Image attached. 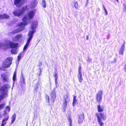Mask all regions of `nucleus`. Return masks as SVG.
Segmentation results:
<instances>
[{
  "label": "nucleus",
  "mask_w": 126,
  "mask_h": 126,
  "mask_svg": "<svg viewBox=\"0 0 126 126\" xmlns=\"http://www.w3.org/2000/svg\"><path fill=\"white\" fill-rule=\"evenodd\" d=\"M38 25V23L37 21H33L32 22L31 26V31H29L28 34V37L27 41L23 48V50L24 51L26 50L28 47L29 43L32 38L33 34L35 31V29L37 27Z\"/></svg>",
  "instance_id": "obj_1"
},
{
  "label": "nucleus",
  "mask_w": 126,
  "mask_h": 126,
  "mask_svg": "<svg viewBox=\"0 0 126 126\" xmlns=\"http://www.w3.org/2000/svg\"><path fill=\"white\" fill-rule=\"evenodd\" d=\"M28 24V22L21 23L18 25V26L19 27L18 29L15 30L11 33L14 35L21 31L24 29L25 26L27 25Z\"/></svg>",
  "instance_id": "obj_2"
},
{
  "label": "nucleus",
  "mask_w": 126,
  "mask_h": 126,
  "mask_svg": "<svg viewBox=\"0 0 126 126\" xmlns=\"http://www.w3.org/2000/svg\"><path fill=\"white\" fill-rule=\"evenodd\" d=\"M96 116L97 118V121L100 126H103L104 125V123L100 118L101 117L102 119L103 120H105L106 119L107 116L106 115H105L100 113L99 114L97 113L96 114Z\"/></svg>",
  "instance_id": "obj_3"
},
{
  "label": "nucleus",
  "mask_w": 126,
  "mask_h": 126,
  "mask_svg": "<svg viewBox=\"0 0 126 126\" xmlns=\"http://www.w3.org/2000/svg\"><path fill=\"white\" fill-rule=\"evenodd\" d=\"M36 10H34L30 11L27 15L25 16L22 18L24 22L27 21L32 18L34 16L36 12Z\"/></svg>",
  "instance_id": "obj_4"
},
{
  "label": "nucleus",
  "mask_w": 126,
  "mask_h": 126,
  "mask_svg": "<svg viewBox=\"0 0 126 126\" xmlns=\"http://www.w3.org/2000/svg\"><path fill=\"white\" fill-rule=\"evenodd\" d=\"M27 6L24 7L22 9L15 10L13 12V15L16 16H19L22 15L26 10Z\"/></svg>",
  "instance_id": "obj_5"
},
{
  "label": "nucleus",
  "mask_w": 126,
  "mask_h": 126,
  "mask_svg": "<svg viewBox=\"0 0 126 126\" xmlns=\"http://www.w3.org/2000/svg\"><path fill=\"white\" fill-rule=\"evenodd\" d=\"M13 58L12 57H8L3 62L2 64L3 67H9L12 64Z\"/></svg>",
  "instance_id": "obj_6"
},
{
  "label": "nucleus",
  "mask_w": 126,
  "mask_h": 126,
  "mask_svg": "<svg viewBox=\"0 0 126 126\" xmlns=\"http://www.w3.org/2000/svg\"><path fill=\"white\" fill-rule=\"evenodd\" d=\"M9 44L10 47L12 48L11 50V53L14 54H16L17 52V47L18 45V44L11 42H9Z\"/></svg>",
  "instance_id": "obj_7"
},
{
  "label": "nucleus",
  "mask_w": 126,
  "mask_h": 126,
  "mask_svg": "<svg viewBox=\"0 0 126 126\" xmlns=\"http://www.w3.org/2000/svg\"><path fill=\"white\" fill-rule=\"evenodd\" d=\"M69 101L68 95L67 94L65 95L64 97L63 100V111H65L67 106V103Z\"/></svg>",
  "instance_id": "obj_8"
},
{
  "label": "nucleus",
  "mask_w": 126,
  "mask_h": 126,
  "mask_svg": "<svg viewBox=\"0 0 126 126\" xmlns=\"http://www.w3.org/2000/svg\"><path fill=\"white\" fill-rule=\"evenodd\" d=\"M24 2V0H15L14 4L17 7H18L23 4Z\"/></svg>",
  "instance_id": "obj_9"
},
{
  "label": "nucleus",
  "mask_w": 126,
  "mask_h": 126,
  "mask_svg": "<svg viewBox=\"0 0 126 126\" xmlns=\"http://www.w3.org/2000/svg\"><path fill=\"white\" fill-rule=\"evenodd\" d=\"M102 91L100 90L98 92L96 97V99L97 101L100 102L102 99Z\"/></svg>",
  "instance_id": "obj_10"
},
{
  "label": "nucleus",
  "mask_w": 126,
  "mask_h": 126,
  "mask_svg": "<svg viewBox=\"0 0 126 126\" xmlns=\"http://www.w3.org/2000/svg\"><path fill=\"white\" fill-rule=\"evenodd\" d=\"M56 97V94L55 91L54 90H53L51 93L50 94V98L51 101L53 102L54 100L55 99Z\"/></svg>",
  "instance_id": "obj_11"
},
{
  "label": "nucleus",
  "mask_w": 126,
  "mask_h": 126,
  "mask_svg": "<svg viewBox=\"0 0 126 126\" xmlns=\"http://www.w3.org/2000/svg\"><path fill=\"white\" fill-rule=\"evenodd\" d=\"M22 36V35L21 34L17 35L13 38L12 40L14 42L18 41L21 39Z\"/></svg>",
  "instance_id": "obj_12"
},
{
  "label": "nucleus",
  "mask_w": 126,
  "mask_h": 126,
  "mask_svg": "<svg viewBox=\"0 0 126 126\" xmlns=\"http://www.w3.org/2000/svg\"><path fill=\"white\" fill-rule=\"evenodd\" d=\"M37 3V2L36 0L32 1L30 5V7L31 8V9H33L36 6Z\"/></svg>",
  "instance_id": "obj_13"
},
{
  "label": "nucleus",
  "mask_w": 126,
  "mask_h": 126,
  "mask_svg": "<svg viewBox=\"0 0 126 126\" xmlns=\"http://www.w3.org/2000/svg\"><path fill=\"white\" fill-rule=\"evenodd\" d=\"M8 47V43H1L0 44V48H5Z\"/></svg>",
  "instance_id": "obj_14"
},
{
  "label": "nucleus",
  "mask_w": 126,
  "mask_h": 126,
  "mask_svg": "<svg viewBox=\"0 0 126 126\" xmlns=\"http://www.w3.org/2000/svg\"><path fill=\"white\" fill-rule=\"evenodd\" d=\"M1 77L4 81H8L9 76L8 75H6L4 74H2L1 75Z\"/></svg>",
  "instance_id": "obj_15"
},
{
  "label": "nucleus",
  "mask_w": 126,
  "mask_h": 126,
  "mask_svg": "<svg viewBox=\"0 0 126 126\" xmlns=\"http://www.w3.org/2000/svg\"><path fill=\"white\" fill-rule=\"evenodd\" d=\"M84 114L82 113L79 115L78 118V122L79 123H81L84 120Z\"/></svg>",
  "instance_id": "obj_16"
},
{
  "label": "nucleus",
  "mask_w": 126,
  "mask_h": 126,
  "mask_svg": "<svg viewBox=\"0 0 126 126\" xmlns=\"http://www.w3.org/2000/svg\"><path fill=\"white\" fill-rule=\"evenodd\" d=\"M78 77L79 82H82L83 80V78L82 77L81 73L80 72V70L79 71V73H78Z\"/></svg>",
  "instance_id": "obj_17"
},
{
  "label": "nucleus",
  "mask_w": 126,
  "mask_h": 126,
  "mask_svg": "<svg viewBox=\"0 0 126 126\" xmlns=\"http://www.w3.org/2000/svg\"><path fill=\"white\" fill-rule=\"evenodd\" d=\"M9 16L6 14L0 15V19H7L9 18Z\"/></svg>",
  "instance_id": "obj_18"
},
{
  "label": "nucleus",
  "mask_w": 126,
  "mask_h": 126,
  "mask_svg": "<svg viewBox=\"0 0 126 126\" xmlns=\"http://www.w3.org/2000/svg\"><path fill=\"white\" fill-rule=\"evenodd\" d=\"M98 111L99 112H101L103 110L104 107L102 106H100V105H98L97 106Z\"/></svg>",
  "instance_id": "obj_19"
},
{
  "label": "nucleus",
  "mask_w": 126,
  "mask_h": 126,
  "mask_svg": "<svg viewBox=\"0 0 126 126\" xmlns=\"http://www.w3.org/2000/svg\"><path fill=\"white\" fill-rule=\"evenodd\" d=\"M124 47L123 45L120 50L119 51V53L120 54H121L122 55H123V53H124Z\"/></svg>",
  "instance_id": "obj_20"
},
{
  "label": "nucleus",
  "mask_w": 126,
  "mask_h": 126,
  "mask_svg": "<svg viewBox=\"0 0 126 126\" xmlns=\"http://www.w3.org/2000/svg\"><path fill=\"white\" fill-rule=\"evenodd\" d=\"M16 115L15 114H14L12 118V123H13L16 119Z\"/></svg>",
  "instance_id": "obj_21"
},
{
  "label": "nucleus",
  "mask_w": 126,
  "mask_h": 126,
  "mask_svg": "<svg viewBox=\"0 0 126 126\" xmlns=\"http://www.w3.org/2000/svg\"><path fill=\"white\" fill-rule=\"evenodd\" d=\"M10 110V108L9 106H7L6 107V110L4 111V114H6V111H8L9 112Z\"/></svg>",
  "instance_id": "obj_22"
},
{
  "label": "nucleus",
  "mask_w": 126,
  "mask_h": 126,
  "mask_svg": "<svg viewBox=\"0 0 126 126\" xmlns=\"http://www.w3.org/2000/svg\"><path fill=\"white\" fill-rule=\"evenodd\" d=\"M76 97L75 96H74V97L73 100V106H74L75 105L76 102H77V100L76 99Z\"/></svg>",
  "instance_id": "obj_23"
},
{
  "label": "nucleus",
  "mask_w": 126,
  "mask_h": 126,
  "mask_svg": "<svg viewBox=\"0 0 126 126\" xmlns=\"http://www.w3.org/2000/svg\"><path fill=\"white\" fill-rule=\"evenodd\" d=\"M42 6L44 8H45L46 7V2L44 0H43L42 1Z\"/></svg>",
  "instance_id": "obj_24"
},
{
  "label": "nucleus",
  "mask_w": 126,
  "mask_h": 126,
  "mask_svg": "<svg viewBox=\"0 0 126 126\" xmlns=\"http://www.w3.org/2000/svg\"><path fill=\"white\" fill-rule=\"evenodd\" d=\"M16 72H14L13 77V80L14 81H15L16 80Z\"/></svg>",
  "instance_id": "obj_25"
},
{
  "label": "nucleus",
  "mask_w": 126,
  "mask_h": 126,
  "mask_svg": "<svg viewBox=\"0 0 126 126\" xmlns=\"http://www.w3.org/2000/svg\"><path fill=\"white\" fill-rule=\"evenodd\" d=\"M46 101L47 102L49 103V96L47 95H46Z\"/></svg>",
  "instance_id": "obj_26"
},
{
  "label": "nucleus",
  "mask_w": 126,
  "mask_h": 126,
  "mask_svg": "<svg viewBox=\"0 0 126 126\" xmlns=\"http://www.w3.org/2000/svg\"><path fill=\"white\" fill-rule=\"evenodd\" d=\"M74 7L76 9L78 8V4L77 2H76L74 3Z\"/></svg>",
  "instance_id": "obj_27"
},
{
  "label": "nucleus",
  "mask_w": 126,
  "mask_h": 126,
  "mask_svg": "<svg viewBox=\"0 0 126 126\" xmlns=\"http://www.w3.org/2000/svg\"><path fill=\"white\" fill-rule=\"evenodd\" d=\"M9 118V116H7L2 121H3L6 122V121Z\"/></svg>",
  "instance_id": "obj_28"
},
{
  "label": "nucleus",
  "mask_w": 126,
  "mask_h": 126,
  "mask_svg": "<svg viewBox=\"0 0 126 126\" xmlns=\"http://www.w3.org/2000/svg\"><path fill=\"white\" fill-rule=\"evenodd\" d=\"M5 105V103H3L0 104V110L2 109L3 108Z\"/></svg>",
  "instance_id": "obj_29"
},
{
  "label": "nucleus",
  "mask_w": 126,
  "mask_h": 126,
  "mask_svg": "<svg viewBox=\"0 0 126 126\" xmlns=\"http://www.w3.org/2000/svg\"><path fill=\"white\" fill-rule=\"evenodd\" d=\"M68 120L69 122L70 126H72V120L70 118H69Z\"/></svg>",
  "instance_id": "obj_30"
},
{
  "label": "nucleus",
  "mask_w": 126,
  "mask_h": 126,
  "mask_svg": "<svg viewBox=\"0 0 126 126\" xmlns=\"http://www.w3.org/2000/svg\"><path fill=\"white\" fill-rule=\"evenodd\" d=\"M21 54V53L20 52L18 54V56L17 57L18 60V61H19L20 60Z\"/></svg>",
  "instance_id": "obj_31"
},
{
  "label": "nucleus",
  "mask_w": 126,
  "mask_h": 126,
  "mask_svg": "<svg viewBox=\"0 0 126 126\" xmlns=\"http://www.w3.org/2000/svg\"><path fill=\"white\" fill-rule=\"evenodd\" d=\"M57 75H58L57 74L55 73L54 76L55 77V80L56 83V81L57 80V79L58 78Z\"/></svg>",
  "instance_id": "obj_32"
},
{
  "label": "nucleus",
  "mask_w": 126,
  "mask_h": 126,
  "mask_svg": "<svg viewBox=\"0 0 126 126\" xmlns=\"http://www.w3.org/2000/svg\"><path fill=\"white\" fill-rule=\"evenodd\" d=\"M92 60V59L90 58L89 57H88V59L87 60V61L89 63L91 62Z\"/></svg>",
  "instance_id": "obj_33"
},
{
  "label": "nucleus",
  "mask_w": 126,
  "mask_h": 126,
  "mask_svg": "<svg viewBox=\"0 0 126 126\" xmlns=\"http://www.w3.org/2000/svg\"><path fill=\"white\" fill-rule=\"evenodd\" d=\"M6 123V122L2 121V123L1 126H4Z\"/></svg>",
  "instance_id": "obj_34"
},
{
  "label": "nucleus",
  "mask_w": 126,
  "mask_h": 126,
  "mask_svg": "<svg viewBox=\"0 0 126 126\" xmlns=\"http://www.w3.org/2000/svg\"><path fill=\"white\" fill-rule=\"evenodd\" d=\"M80 70V72H81V68L80 66H79V68L78 70V73H79V71Z\"/></svg>",
  "instance_id": "obj_35"
},
{
  "label": "nucleus",
  "mask_w": 126,
  "mask_h": 126,
  "mask_svg": "<svg viewBox=\"0 0 126 126\" xmlns=\"http://www.w3.org/2000/svg\"><path fill=\"white\" fill-rule=\"evenodd\" d=\"M103 8H104V10H105V11H107L106 9V8H105V7H104V5H103Z\"/></svg>",
  "instance_id": "obj_36"
},
{
  "label": "nucleus",
  "mask_w": 126,
  "mask_h": 126,
  "mask_svg": "<svg viewBox=\"0 0 126 126\" xmlns=\"http://www.w3.org/2000/svg\"><path fill=\"white\" fill-rule=\"evenodd\" d=\"M89 39V36L88 35H87L86 36V39L87 40H88Z\"/></svg>",
  "instance_id": "obj_37"
},
{
  "label": "nucleus",
  "mask_w": 126,
  "mask_h": 126,
  "mask_svg": "<svg viewBox=\"0 0 126 126\" xmlns=\"http://www.w3.org/2000/svg\"><path fill=\"white\" fill-rule=\"evenodd\" d=\"M105 13H106V15H108V13H107V11H105Z\"/></svg>",
  "instance_id": "obj_38"
},
{
  "label": "nucleus",
  "mask_w": 126,
  "mask_h": 126,
  "mask_svg": "<svg viewBox=\"0 0 126 126\" xmlns=\"http://www.w3.org/2000/svg\"><path fill=\"white\" fill-rule=\"evenodd\" d=\"M1 117H1V115L0 114V118Z\"/></svg>",
  "instance_id": "obj_39"
},
{
  "label": "nucleus",
  "mask_w": 126,
  "mask_h": 126,
  "mask_svg": "<svg viewBox=\"0 0 126 126\" xmlns=\"http://www.w3.org/2000/svg\"><path fill=\"white\" fill-rule=\"evenodd\" d=\"M125 70L126 71V67L125 68Z\"/></svg>",
  "instance_id": "obj_40"
},
{
  "label": "nucleus",
  "mask_w": 126,
  "mask_h": 126,
  "mask_svg": "<svg viewBox=\"0 0 126 126\" xmlns=\"http://www.w3.org/2000/svg\"><path fill=\"white\" fill-rule=\"evenodd\" d=\"M117 1V2H118V0H116Z\"/></svg>",
  "instance_id": "obj_41"
},
{
  "label": "nucleus",
  "mask_w": 126,
  "mask_h": 126,
  "mask_svg": "<svg viewBox=\"0 0 126 126\" xmlns=\"http://www.w3.org/2000/svg\"><path fill=\"white\" fill-rule=\"evenodd\" d=\"M2 70H4V69H2Z\"/></svg>",
  "instance_id": "obj_42"
}]
</instances>
